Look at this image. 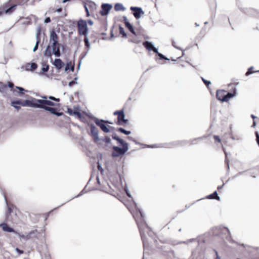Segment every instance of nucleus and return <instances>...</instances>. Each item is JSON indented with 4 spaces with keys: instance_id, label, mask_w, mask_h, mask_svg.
<instances>
[{
    "instance_id": "nucleus-15",
    "label": "nucleus",
    "mask_w": 259,
    "mask_h": 259,
    "mask_svg": "<svg viewBox=\"0 0 259 259\" xmlns=\"http://www.w3.org/2000/svg\"><path fill=\"white\" fill-rule=\"evenodd\" d=\"M0 227H1L4 231L9 232V233H16V231L12 227H10L6 223H3L0 225Z\"/></svg>"
},
{
    "instance_id": "nucleus-12",
    "label": "nucleus",
    "mask_w": 259,
    "mask_h": 259,
    "mask_svg": "<svg viewBox=\"0 0 259 259\" xmlns=\"http://www.w3.org/2000/svg\"><path fill=\"white\" fill-rule=\"evenodd\" d=\"M58 36L56 34L55 31L53 30L50 32V40L53 41L52 45H59L58 42Z\"/></svg>"
},
{
    "instance_id": "nucleus-2",
    "label": "nucleus",
    "mask_w": 259,
    "mask_h": 259,
    "mask_svg": "<svg viewBox=\"0 0 259 259\" xmlns=\"http://www.w3.org/2000/svg\"><path fill=\"white\" fill-rule=\"evenodd\" d=\"M61 44L59 45H48L44 52V55L47 58H51L53 54L56 57H59L61 56V54L60 52Z\"/></svg>"
},
{
    "instance_id": "nucleus-62",
    "label": "nucleus",
    "mask_w": 259,
    "mask_h": 259,
    "mask_svg": "<svg viewBox=\"0 0 259 259\" xmlns=\"http://www.w3.org/2000/svg\"><path fill=\"white\" fill-rule=\"evenodd\" d=\"M81 63V61L79 60V61L78 64V65H77V69H80V66Z\"/></svg>"
},
{
    "instance_id": "nucleus-21",
    "label": "nucleus",
    "mask_w": 259,
    "mask_h": 259,
    "mask_svg": "<svg viewBox=\"0 0 259 259\" xmlns=\"http://www.w3.org/2000/svg\"><path fill=\"white\" fill-rule=\"evenodd\" d=\"M114 10L116 11H124L125 10V8L123 6V5L122 4L116 3L114 5Z\"/></svg>"
},
{
    "instance_id": "nucleus-52",
    "label": "nucleus",
    "mask_w": 259,
    "mask_h": 259,
    "mask_svg": "<svg viewBox=\"0 0 259 259\" xmlns=\"http://www.w3.org/2000/svg\"><path fill=\"white\" fill-rule=\"evenodd\" d=\"M8 85L10 88L11 89L13 88L14 87V83L12 82H8Z\"/></svg>"
},
{
    "instance_id": "nucleus-5",
    "label": "nucleus",
    "mask_w": 259,
    "mask_h": 259,
    "mask_svg": "<svg viewBox=\"0 0 259 259\" xmlns=\"http://www.w3.org/2000/svg\"><path fill=\"white\" fill-rule=\"evenodd\" d=\"M235 95L234 93H227L225 90H218L217 92L216 96L219 100L223 102H227Z\"/></svg>"
},
{
    "instance_id": "nucleus-42",
    "label": "nucleus",
    "mask_w": 259,
    "mask_h": 259,
    "mask_svg": "<svg viewBox=\"0 0 259 259\" xmlns=\"http://www.w3.org/2000/svg\"><path fill=\"white\" fill-rule=\"evenodd\" d=\"M84 10H85V11L86 16L87 17H89L90 16V12H89V9L88 8L86 4L84 5Z\"/></svg>"
},
{
    "instance_id": "nucleus-16",
    "label": "nucleus",
    "mask_w": 259,
    "mask_h": 259,
    "mask_svg": "<svg viewBox=\"0 0 259 259\" xmlns=\"http://www.w3.org/2000/svg\"><path fill=\"white\" fill-rule=\"evenodd\" d=\"M48 111H49L51 114L53 115H55L57 116H61L64 113L62 112H59L58 109L55 107H51L50 108H48Z\"/></svg>"
},
{
    "instance_id": "nucleus-13",
    "label": "nucleus",
    "mask_w": 259,
    "mask_h": 259,
    "mask_svg": "<svg viewBox=\"0 0 259 259\" xmlns=\"http://www.w3.org/2000/svg\"><path fill=\"white\" fill-rule=\"evenodd\" d=\"M52 64L58 70H60L64 66V63L60 58L55 59Z\"/></svg>"
},
{
    "instance_id": "nucleus-40",
    "label": "nucleus",
    "mask_w": 259,
    "mask_h": 259,
    "mask_svg": "<svg viewBox=\"0 0 259 259\" xmlns=\"http://www.w3.org/2000/svg\"><path fill=\"white\" fill-rule=\"evenodd\" d=\"M201 79L203 82L205 84V85L207 86V88L209 89V85L210 84V81L207 80L205 79L203 77H201Z\"/></svg>"
},
{
    "instance_id": "nucleus-63",
    "label": "nucleus",
    "mask_w": 259,
    "mask_h": 259,
    "mask_svg": "<svg viewBox=\"0 0 259 259\" xmlns=\"http://www.w3.org/2000/svg\"><path fill=\"white\" fill-rule=\"evenodd\" d=\"M139 213H140V215H141V217L142 218H144V214H143V213L140 209H139Z\"/></svg>"
},
{
    "instance_id": "nucleus-19",
    "label": "nucleus",
    "mask_w": 259,
    "mask_h": 259,
    "mask_svg": "<svg viewBox=\"0 0 259 259\" xmlns=\"http://www.w3.org/2000/svg\"><path fill=\"white\" fill-rule=\"evenodd\" d=\"M143 45L144 47L148 51H151L152 49L154 48V45L152 42H150L148 41H145L143 43Z\"/></svg>"
},
{
    "instance_id": "nucleus-47",
    "label": "nucleus",
    "mask_w": 259,
    "mask_h": 259,
    "mask_svg": "<svg viewBox=\"0 0 259 259\" xmlns=\"http://www.w3.org/2000/svg\"><path fill=\"white\" fill-rule=\"evenodd\" d=\"M11 105L14 108H15V109H16L18 111L21 108V107L19 105H14V104H11Z\"/></svg>"
},
{
    "instance_id": "nucleus-37",
    "label": "nucleus",
    "mask_w": 259,
    "mask_h": 259,
    "mask_svg": "<svg viewBox=\"0 0 259 259\" xmlns=\"http://www.w3.org/2000/svg\"><path fill=\"white\" fill-rule=\"evenodd\" d=\"M157 55L159 57V59H160V60H162V59L166 60H169L168 58H167L166 57L164 56L161 53H158V54Z\"/></svg>"
},
{
    "instance_id": "nucleus-35",
    "label": "nucleus",
    "mask_w": 259,
    "mask_h": 259,
    "mask_svg": "<svg viewBox=\"0 0 259 259\" xmlns=\"http://www.w3.org/2000/svg\"><path fill=\"white\" fill-rule=\"evenodd\" d=\"M48 99L50 101H56V102H60V99L59 98H57L54 96H48Z\"/></svg>"
},
{
    "instance_id": "nucleus-58",
    "label": "nucleus",
    "mask_w": 259,
    "mask_h": 259,
    "mask_svg": "<svg viewBox=\"0 0 259 259\" xmlns=\"http://www.w3.org/2000/svg\"><path fill=\"white\" fill-rule=\"evenodd\" d=\"M147 147L148 148H155L157 147L156 145H147Z\"/></svg>"
},
{
    "instance_id": "nucleus-60",
    "label": "nucleus",
    "mask_w": 259,
    "mask_h": 259,
    "mask_svg": "<svg viewBox=\"0 0 259 259\" xmlns=\"http://www.w3.org/2000/svg\"><path fill=\"white\" fill-rule=\"evenodd\" d=\"M84 189H83L80 192V193L77 195V197H79V196H80L81 195H82V194L84 193Z\"/></svg>"
},
{
    "instance_id": "nucleus-51",
    "label": "nucleus",
    "mask_w": 259,
    "mask_h": 259,
    "mask_svg": "<svg viewBox=\"0 0 259 259\" xmlns=\"http://www.w3.org/2000/svg\"><path fill=\"white\" fill-rule=\"evenodd\" d=\"M151 51H152L154 53H156L157 55L158 54V49H157L156 48H155L154 46V48H153L151 50Z\"/></svg>"
},
{
    "instance_id": "nucleus-36",
    "label": "nucleus",
    "mask_w": 259,
    "mask_h": 259,
    "mask_svg": "<svg viewBox=\"0 0 259 259\" xmlns=\"http://www.w3.org/2000/svg\"><path fill=\"white\" fill-rule=\"evenodd\" d=\"M22 101L19 99V100L12 101L11 103V104H14V105L17 104V105H19L22 106Z\"/></svg>"
},
{
    "instance_id": "nucleus-24",
    "label": "nucleus",
    "mask_w": 259,
    "mask_h": 259,
    "mask_svg": "<svg viewBox=\"0 0 259 259\" xmlns=\"http://www.w3.org/2000/svg\"><path fill=\"white\" fill-rule=\"evenodd\" d=\"M138 227H139V231H140V235H141V239H142V240L143 241V246H144V247H145V244H146L145 240V239L146 238V235L142 232V228H141V227L139 225H138Z\"/></svg>"
},
{
    "instance_id": "nucleus-3",
    "label": "nucleus",
    "mask_w": 259,
    "mask_h": 259,
    "mask_svg": "<svg viewBox=\"0 0 259 259\" xmlns=\"http://www.w3.org/2000/svg\"><path fill=\"white\" fill-rule=\"evenodd\" d=\"M37 103V108H41L45 110H48V108H50L52 106H60L59 104H56L52 101L48 100H35Z\"/></svg>"
},
{
    "instance_id": "nucleus-57",
    "label": "nucleus",
    "mask_w": 259,
    "mask_h": 259,
    "mask_svg": "<svg viewBox=\"0 0 259 259\" xmlns=\"http://www.w3.org/2000/svg\"><path fill=\"white\" fill-rule=\"evenodd\" d=\"M98 168L99 170H100L101 171L103 170V169L102 168L101 165V164L99 163H98Z\"/></svg>"
},
{
    "instance_id": "nucleus-46",
    "label": "nucleus",
    "mask_w": 259,
    "mask_h": 259,
    "mask_svg": "<svg viewBox=\"0 0 259 259\" xmlns=\"http://www.w3.org/2000/svg\"><path fill=\"white\" fill-rule=\"evenodd\" d=\"M73 111L74 110L73 109H72L71 108H67V113L69 114V115H73Z\"/></svg>"
},
{
    "instance_id": "nucleus-56",
    "label": "nucleus",
    "mask_w": 259,
    "mask_h": 259,
    "mask_svg": "<svg viewBox=\"0 0 259 259\" xmlns=\"http://www.w3.org/2000/svg\"><path fill=\"white\" fill-rule=\"evenodd\" d=\"M41 98H42L41 100H48V97L47 96H41Z\"/></svg>"
},
{
    "instance_id": "nucleus-29",
    "label": "nucleus",
    "mask_w": 259,
    "mask_h": 259,
    "mask_svg": "<svg viewBox=\"0 0 259 259\" xmlns=\"http://www.w3.org/2000/svg\"><path fill=\"white\" fill-rule=\"evenodd\" d=\"M16 6V5H13V6H11L10 7H9V8H8L7 9H6V10H5V13L6 14H8V13H9V14H10V13H11L13 11V10H14V8H15V7Z\"/></svg>"
},
{
    "instance_id": "nucleus-10",
    "label": "nucleus",
    "mask_w": 259,
    "mask_h": 259,
    "mask_svg": "<svg viewBox=\"0 0 259 259\" xmlns=\"http://www.w3.org/2000/svg\"><path fill=\"white\" fill-rule=\"evenodd\" d=\"M35 100H37V99L31 98V100H26L22 101V106L37 108V103Z\"/></svg>"
},
{
    "instance_id": "nucleus-25",
    "label": "nucleus",
    "mask_w": 259,
    "mask_h": 259,
    "mask_svg": "<svg viewBox=\"0 0 259 259\" xmlns=\"http://www.w3.org/2000/svg\"><path fill=\"white\" fill-rule=\"evenodd\" d=\"M40 34H41V27L40 26H38L36 28V39L37 40H40Z\"/></svg>"
},
{
    "instance_id": "nucleus-26",
    "label": "nucleus",
    "mask_w": 259,
    "mask_h": 259,
    "mask_svg": "<svg viewBox=\"0 0 259 259\" xmlns=\"http://www.w3.org/2000/svg\"><path fill=\"white\" fill-rule=\"evenodd\" d=\"M117 131L121 132L122 134H124L125 135H129L131 133V131H126L122 127H118L117 128Z\"/></svg>"
},
{
    "instance_id": "nucleus-27",
    "label": "nucleus",
    "mask_w": 259,
    "mask_h": 259,
    "mask_svg": "<svg viewBox=\"0 0 259 259\" xmlns=\"http://www.w3.org/2000/svg\"><path fill=\"white\" fill-rule=\"evenodd\" d=\"M119 33L121 35H122L123 37H126V36H127L126 33L124 31V28L121 25H119Z\"/></svg>"
},
{
    "instance_id": "nucleus-9",
    "label": "nucleus",
    "mask_w": 259,
    "mask_h": 259,
    "mask_svg": "<svg viewBox=\"0 0 259 259\" xmlns=\"http://www.w3.org/2000/svg\"><path fill=\"white\" fill-rule=\"evenodd\" d=\"M130 10L133 12V14L137 19L141 18V15L144 14V12L140 7H131Z\"/></svg>"
},
{
    "instance_id": "nucleus-30",
    "label": "nucleus",
    "mask_w": 259,
    "mask_h": 259,
    "mask_svg": "<svg viewBox=\"0 0 259 259\" xmlns=\"http://www.w3.org/2000/svg\"><path fill=\"white\" fill-rule=\"evenodd\" d=\"M73 115H74L77 116V117L79 118H81V117H82L81 113L77 109L74 110L73 114Z\"/></svg>"
},
{
    "instance_id": "nucleus-54",
    "label": "nucleus",
    "mask_w": 259,
    "mask_h": 259,
    "mask_svg": "<svg viewBox=\"0 0 259 259\" xmlns=\"http://www.w3.org/2000/svg\"><path fill=\"white\" fill-rule=\"evenodd\" d=\"M87 22L90 25H93L94 24L93 21L92 20L89 19L87 20Z\"/></svg>"
},
{
    "instance_id": "nucleus-11",
    "label": "nucleus",
    "mask_w": 259,
    "mask_h": 259,
    "mask_svg": "<svg viewBox=\"0 0 259 259\" xmlns=\"http://www.w3.org/2000/svg\"><path fill=\"white\" fill-rule=\"evenodd\" d=\"M91 132L95 142H98L100 141V138H99L98 136V130L93 124H91Z\"/></svg>"
},
{
    "instance_id": "nucleus-22",
    "label": "nucleus",
    "mask_w": 259,
    "mask_h": 259,
    "mask_svg": "<svg viewBox=\"0 0 259 259\" xmlns=\"http://www.w3.org/2000/svg\"><path fill=\"white\" fill-rule=\"evenodd\" d=\"M83 40H84V46H85V49L87 50H88V51H89L90 48H91V45H90V43L89 42V39L88 35L84 36Z\"/></svg>"
},
{
    "instance_id": "nucleus-64",
    "label": "nucleus",
    "mask_w": 259,
    "mask_h": 259,
    "mask_svg": "<svg viewBox=\"0 0 259 259\" xmlns=\"http://www.w3.org/2000/svg\"><path fill=\"white\" fill-rule=\"evenodd\" d=\"M62 11V9L61 8H58L56 10V12L57 13H60Z\"/></svg>"
},
{
    "instance_id": "nucleus-61",
    "label": "nucleus",
    "mask_w": 259,
    "mask_h": 259,
    "mask_svg": "<svg viewBox=\"0 0 259 259\" xmlns=\"http://www.w3.org/2000/svg\"><path fill=\"white\" fill-rule=\"evenodd\" d=\"M104 122L106 124V123H109V124H112V122H111L109 120H104Z\"/></svg>"
},
{
    "instance_id": "nucleus-55",
    "label": "nucleus",
    "mask_w": 259,
    "mask_h": 259,
    "mask_svg": "<svg viewBox=\"0 0 259 259\" xmlns=\"http://www.w3.org/2000/svg\"><path fill=\"white\" fill-rule=\"evenodd\" d=\"M128 119H125V118H124L121 122V123H122V125L126 124L127 122H128Z\"/></svg>"
},
{
    "instance_id": "nucleus-48",
    "label": "nucleus",
    "mask_w": 259,
    "mask_h": 259,
    "mask_svg": "<svg viewBox=\"0 0 259 259\" xmlns=\"http://www.w3.org/2000/svg\"><path fill=\"white\" fill-rule=\"evenodd\" d=\"M77 82L76 81H75V80H71V81H70V82H69V83H68V85H69V87H71V86H72L73 85H74V84H77Z\"/></svg>"
},
{
    "instance_id": "nucleus-6",
    "label": "nucleus",
    "mask_w": 259,
    "mask_h": 259,
    "mask_svg": "<svg viewBox=\"0 0 259 259\" xmlns=\"http://www.w3.org/2000/svg\"><path fill=\"white\" fill-rule=\"evenodd\" d=\"M2 194L4 196V199L5 200V202H6V205H7V207H8V210H7V211H6V212L5 213L6 220L7 222H13L14 221H13V219H10V215H11V214L12 213L14 212V209H16V206L14 204H10V203H8V201L7 200L6 197L5 196V193L3 192H2ZM14 213H15V216L16 217L17 214H16V211H15Z\"/></svg>"
},
{
    "instance_id": "nucleus-1",
    "label": "nucleus",
    "mask_w": 259,
    "mask_h": 259,
    "mask_svg": "<svg viewBox=\"0 0 259 259\" xmlns=\"http://www.w3.org/2000/svg\"><path fill=\"white\" fill-rule=\"evenodd\" d=\"M112 138L113 139L116 140L122 146V147H119L116 146H113L112 147L113 152L111 154L112 156L113 157H117L124 155L129 149L128 143L123 141L121 138H119L115 134L112 135Z\"/></svg>"
},
{
    "instance_id": "nucleus-8",
    "label": "nucleus",
    "mask_w": 259,
    "mask_h": 259,
    "mask_svg": "<svg viewBox=\"0 0 259 259\" xmlns=\"http://www.w3.org/2000/svg\"><path fill=\"white\" fill-rule=\"evenodd\" d=\"M112 6L109 4H103L101 5V10L100 12V14L102 16H105L107 15L110 10L112 9Z\"/></svg>"
},
{
    "instance_id": "nucleus-7",
    "label": "nucleus",
    "mask_w": 259,
    "mask_h": 259,
    "mask_svg": "<svg viewBox=\"0 0 259 259\" xmlns=\"http://www.w3.org/2000/svg\"><path fill=\"white\" fill-rule=\"evenodd\" d=\"M93 119L96 125L98 126L103 132L105 133H108L110 132V128L107 127L106 124L104 122V119H99L94 116L93 117Z\"/></svg>"
},
{
    "instance_id": "nucleus-14",
    "label": "nucleus",
    "mask_w": 259,
    "mask_h": 259,
    "mask_svg": "<svg viewBox=\"0 0 259 259\" xmlns=\"http://www.w3.org/2000/svg\"><path fill=\"white\" fill-rule=\"evenodd\" d=\"M123 19L124 22L125 27L128 29V30L133 34H136V32L134 30V28L133 25L130 23L128 21L127 17L125 16L123 17Z\"/></svg>"
},
{
    "instance_id": "nucleus-45",
    "label": "nucleus",
    "mask_w": 259,
    "mask_h": 259,
    "mask_svg": "<svg viewBox=\"0 0 259 259\" xmlns=\"http://www.w3.org/2000/svg\"><path fill=\"white\" fill-rule=\"evenodd\" d=\"M89 51H88V50H87V51L83 53H82L81 56H80V58H79V60L81 61V60L84 58L85 56L88 54Z\"/></svg>"
},
{
    "instance_id": "nucleus-4",
    "label": "nucleus",
    "mask_w": 259,
    "mask_h": 259,
    "mask_svg": "<svg viewBox=\"0 0 259 259\" xmlns=\"http://www.w3.org/2000/svg\"><path fill=\"white\" fill-rule=\"evenodd\" d=\"M78 32L79 35L87 36L88 34V28L87 22L85 20L80 19L77 21Z\"/></svg>"
},
{
    "instance_id": "nucleus-28",
    "label": "nucleus",
    "mask_w": 259,
    "mask_h": 259,
    "mask_svg": "<svg viewBox=\"0 0 259 259\" xmlns=\"http://www.w3.org/2000/svg\"><path fill=\"white\" fill-rule=\"evenodd\" d=\"M16 88L19 90L18 93L20 96H21L24 94V92H27L23 88L16 86Z\"/></svg>"
},
{
    "instance_id": "nucleus-39",
    "label": "nucleus",
    "mask_w": 259,
    "mask_h": 259,
    "mask_svg": "<svg viewBox=\"0 0 259 259\" xmlns=\"http://www.w3.org/2000/svg\"><path fill=\"white\" fill-rule=\"evenodd\" d=\"M40 42V40H36L35 45L34 46V47L33 49V52H35L38 49V45H39Z\"/></svg>"
},
{
    "instance_id": "nucleus-38",
    "label": "nucleus",
    "mask_w": 259,
    "mask_h": 259,
    "mask_svg": "<svg viewBox=\"0 0 259 259\" xmlns=\"http://www.w3.org/2000/svg\"><path fill=\"white\" fill-rule=\"evenodd\" d=\"M123 112H124V109H122L121 110H117V111H115L113 113V115H117V116H118L120 114H121Z\"/></svg>"
},
{
    "instance_id": "nucleus-41",
    "label": "nucleus",
    "mask_w": 259,
    "mask_h": 259,
    "mask_svg": "<svg viewBox=\"0 0 259 259\" xmlns=\"http://www.w3.org/2000/svg\"><path fill=\"white\" fill-rule=\"evenodd\" d=\"M0 84L1 85L0 87V92H2V91H4L7 89L6 84H3L2 82H0Z\"/></svg>"
},
{
    "instance_id": "nucleus-53",
    "label": "nucleus",
    "mask_w": 259,
    "mask_h": 259,
    "mask_svg": "<svg viewBox=\"0 0 259 259\" xmlns=\"http://www.w3.org/2000/svg\"><path fill=\"white\" fill-rule=\"evenodd\" d=\"M125 191L126 192V194L127 196L128 197H130V198H132V195L130 194V193L129 191L128 190V189H125Z\"/></svg>"
},
{
    "instance_id": "nucleus-33",
    "label": "nucleus",
    "mask_w": 259,
    "mask_h": 259,
    "mask_svg": "<svg viewBox=\"0 0 259 259\" xmlns=\"http://www.w3.org/2000/svg\"><path fill=\"white\" fill-rule=\"evenodd\" d=\"M213 139L214 140L215 143H219V144H220V145H222L221 140L219 136H213Z\"/></svg>"
},
{
    "instance_id": "nucleus-59",
    "label": "nucleus",
    "mask_w": 259,
    "mask_h": 259,
    "mask_svg": "<svg viewBox=\"0 0 259 259\" xmlns=\"http://www.w3.org/2000/svg\"><path fill=\"white\" fill-rule=\"evenodd\" d=\"M31 237V236L30 235H29L28 234V235H25V239L26 240H28V239H30Z\"/></svg>"
},
{
    "instance_id": "nucleus-31",
    "label": "nucleus",
    "mask_w": 259,
    "mask_h": 259,
    "mask_svg": "<svg viewBox=\"0 0 259 259\" xmlns=\"http://www.w3.org/2000/svg\"><path fill=\"white\" fill-rule=\"evenodd\" d=\"M100 140H102L107 144H110L111 142V139L109 137H106L104 138H101L100 139Z\"/></svg>"
},
{
    "instance_id": "nucleus-49",
    "label": "nucleus",
    "mask_w": 259,
    "mask_h": 259,
    "mask_svg": "<svg viewBox=\"0 0 259 259\" xmlns=\"http://www.w3.org/2000/svg\"><path fill=\"white\" fill-rule=\"evenodd\" d=\"M51 21V18L49 17H46L45 19L44 23H49Z\"/></svg>"
},
{
    "instance_id": "nucleus-43",
    "label": "nucleus",
    "mask_w": 259,
    "mask_h": 259,
    "mask_svg": "<svg viewBox=\"0 0 259 259\" xmlns=\"http://www.w3.org/2000/svg\"><path fill=\"white\" fill-rule=\"evenodd\" d=\"M37 230H33V231L30 232L28 233V234L30 235L32 237V236H36V233H37Z\"/></svg>"
},
{
    "instance_id": "nucleus-34",
    "label": "nucleus",
    "mask_w": 259,
    "mask_h": 259,
    "mask_svg": "<svg viewBox=\"0 0 259 259\" xmlns=\"http://www.w3.org/2000/svg\"><path fill=\"white\" fill-rule=\"evenodd\" d=\"M253 67H250L248 69L247 71L246 72L245 75L246 76H248L249 75L253 73V72H255V71L253 70Z\"/></svg>"
},
{
    "instance_id": "nucleus-23",
    "label": "nucleus",
    "mask_w": 259,
    "mask_h": 259,
    "mask_svg": "<svg viewBox=\"0 0 259 259\" xmlns=\"http://www.w3.org/2000/svg\"><path fill=\"white\" fill-rule=\"evenodd\" d=\"M125 118V114L124 112L120 114L119 116H117V121L116 123L119 125H122V123H121L122 121Z\"/></svg>"
},
{
    "instance_id": "nucleus-18",
    "label": "nucleus",
    "mask_w": 259,
    "mask_h": 259,
    "mask_svg": "<svg viewBox=\"0 0 259 259\" xmlns=\"http://www.w3.org/2000/svg\"><path fill=\"white\" fill-rule=\"evenodd\" d=\"M42 68L41 69L40 73L45 74L46 72H47L50 68V66L49 64H47L45 62H42L41 63Z\"/></svg>"
},
{
    "instance_id": "nucleus-20",
    "label": "nucleus",
    "mask_w": 259,
    "mask_h": 259,
    "mask_svg": "<svg viewBox=\"0 0 259 259\" xmlns=\"http://www.w3.org/2000/svg\"><path fill=\"white\" fill-rule=\"evenodd\" d=\"M74 64L72 65L71 62H69L66 63L64 69V71L66 72L70 70L71 71H73L74 70Z\"/></svg>"
},
{
    "instance_id": "nucleus-50",
    "label": "nucleus",
    "mask_w": 259,
    "mask_h": 259,
    "mask_svg": "<svg viewBox=\"0 0 259 259\" xmlns=\"http://www.w3.org/2000/svg\"><path fill=\"white\" fill-rule=\"evenodd\" d=\"M16 234H17L18 235H19V238L20 239H25V235H23V234H20V233H18L17 232H16V233H15Z\"/></svg>"
},
{
    "instance_id": "nucleus-17",
    "label": "nucleus",
    "mask_w": 259,
    "mask_h": 259,
    "mask_svg": "<svg viewBox=\"0 0 259 259\" xmlns=\"http://www.w3.org/2000/svg\"><path fill=\"white\" fill-rule=\"evenodd\" d=\"M37 64L35 63H27L25 65V69L27 71H33L37 69Z\"/></svg>"
},
{
    "instance_id": "nucleus-32",
    "label": "nucleus",
    "mask_w": 259,
    "mask_h": 259,
    "mask_svg": "<svg viewBox=\"0 0 259 259\" xmlns=\"http://www.w3.org/2000/svg\"><path fill=\"white\" fill-rule=\"evenodd\" d=\"M217 199L218 200H220V197L218 196L217 191H215L211 194V199Z\"/></svg>"
},
{
    "instance_id": "nucleus-44",
    "label": "nucleus",
    "mask_w": 259,
    "mask_h": 259,
    "mask_svg": "<svg viewBox=\"0 0 259 259\" xmlns=\"http://www.w3.org/2000/svg\"><path fill=\"white\" fill-rule=\"evenodd\" d=\"M15 250L19 255H21L24 253V251L23 250H21L18 247L15 248Z\"/></svg>"
}]
</instances>
